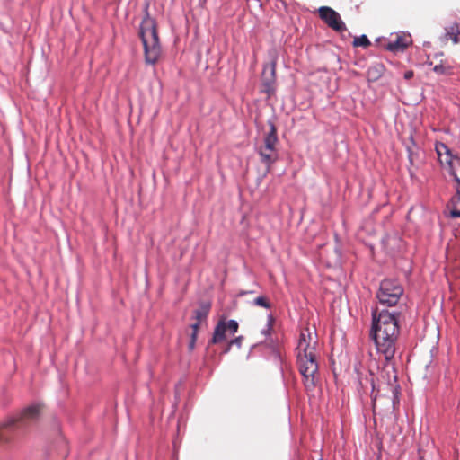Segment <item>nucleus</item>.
I'll list each match as a JSON object with an SVG mask.
<instances>
[{"label":"nucleus","mask_w":460,"mask_h":460,"mask_svg":"<svg viewBox=\"0 0 460 460\" xmlns=\"http://www.w3.org/2000/svg\"><path fill=\"white\" fill-rule=\"evenodd\" d=\"M237 331L238 323L235 320H220L215 327L209 344L221 343L226 340L227 334L234 335Z\"/></svg>","instance_id":"6e6552de"},{"label":"nucleus","mask_w":460,"mask_h":460,"mask_svg":"<svg viewBox=\"0 0 460 460\" xmlns=\"http://www.w3.org/2000/svg\"><path fill=\"white\" fill-rule=\"evenodd\" d=\"M455 168H456V175H457V174H458V172L460 171V165L456 164V165H455Z\"/></svg>","instance_id":"5701e85b"},{"label":"nucleus","mask_w":460,"mask_h":460,"mask_svg":"<svg viewBox=\"0 0 460 460\" xmlns=\"http://www.w3.org/2000/svg\"><path fill=\"white\" fill-rule=\"evenodd\" d=\"M436 152L440 164L447 168L455 181L460 185V178L456 176V164L460 165V157L454 156L449 147L444 143L436 144Z\"/></svg>","instance_id":"423d86ee"},{"label":"nucleus","mask_w":460,"mask_h":460,"mask_svg":"<svg viewBox=\"0 0 460 460\" xmlns=\"http://www.w3.org/2000/svg\"><path fill=\"white\" fill-rule=\"evenodd\" d=\"M449 208L452 217H460V190L458 189L456 195L451 199Z\"/></svg>","instance_id":"ddd939ff"},{"label":"nucleus","mask_w":460,"mask_h":460,"mask_svg":"<svg viewBox=\"0 0 460 460\" xmlns=\"http://www.w3.org/2000/svg\"><path fill=\"white\" fill-rule=\"evenodd\" d=\"M403 294V288L395 279H385L380 283L376 297L379 303L386 306L395 305Z\"/></svg>","instance_id":"39448f33"},{"label":"nucleus","mask_w":460,"mask_h":460,"mask_svg":"<svg viewBox=\"0 0 460 460\" xmlns=\"http://www.w3.org/2000/svg\"><path fill=\"white\" fill-rule=\"evenodd\" d=\"M296 358L299 371L304 378L307 391H312L316 385L318 372L319 341L315 328L306 326L300 331L296 346Z\"/></svg>","instance_id":"f257e3e1"},{"label":"nucleus","mask_w":460,"mask_h":460,"mask_svg":"<svg viewBox=\"0 0 460 460\" xmlns=\"http://www.w3.org/2000/svg\"><path fill=\"white\" fill-rule=\"evenodd\" d=\"M412 75H413V73H412L411 71H409V72H406V73H405L404 77H405L406 79H410V78H411V77H412Z\"/></svg>","instance_id":"4be33fe9"},{"label":"nucleus","mask_w":460,"mask_h":460,"mask_svg":"<svg viewBox=\"0 0 460 460\" xmlns=\"http://www.w3.org/2000/svg\"><path fill=\"white\" fill-rule=\"evenodd\" d=\"M3 438L2 431L0 430V440Z\"/></svg>","instance_id":"b1692460"},{"label":"nucleus","mask_w":460,"mask_h":460,"mask_svg":"<svg viewBox=\"0 0 460 460\" xmlns=\"http://www.w3.org/2000/svg\"><path fill=\"white\" fill-rule=\"evenodd\" d=\"M456 66L449 63L447 60H441V62L438 65H435L433 67V71L437 75H454Z\"/></svg>","instance_id":"f8f14e48"},{"label":"nucleus","mask_w":460,"mask_h":460,"mask_svg":"<svg viewBox=\"0 0 460 460\" xmlns=\"http://www.w3.org/2000/svg\"><path fill=\"white\" fill-rule=\"evenodd\" d=\"M40 412V404L33 403L24 408L20 413L15 416L10 417L5 420L4 426L5 428L13 427L17 424H26L30 421L36 420Z\"/></svg>","instance_id":"0eeeda50"},{"label":"nucleus","mask_w":460,"mask_h":460,"mask_svg":"<svg viewBox=\"0 0 460 460\" xmlns=\"http://www.w3.org/2000/svg\"><path fill=\"white\" fill-rule=\"evenodd\" d=\"M274 323H275L274 316L271 314H268L267 323H266L265 328L261 331V333L265 336H269L272 331Z\"/></svg>","instance_id":"dca6fc26"},{"label":"nucleus","mask_w":460,"mask_h":460,"mask_svg":"<svg viewBox=\"0 0 460 460\" xmlns=\"http://www.w3.org/2000/svg\"><path fill=\"white\" fill-rule=\"evenodd\" d=\"M399 333L398 321L394 314L381 311L373 314L372 335L377 351L385 360H390L395 352L394 341Z\"/></svg>","instance_id":"f03ea898"},{"label":"nucleus","mask_w":460,"mask_h":460,"mask_svg":"<svg viewBox=\"0 0 460 460\" xmlns=\"http://www.w3.org/2000/svg\"><path fill=\"white\" fill-rule=\"evenodd\" d=\"M243 336H238L235 339H233L229 341L228 347L226 351H228L232 346H236L237 348H241L243 342Z\"/></svg>","instance_id":"6ab92c4d"},{"label":"nucleus","mask_w":460,"mask_h":460,"mask_svg":"<svg viewBox=\"0 0 460 460\" xmlns=\"http://www.w3.org/2000/svg\"><path fill=\"white\" fill-rule=\"evenodd\" d=\"M139 34L144 46L146 63L156 64L162 57V48L159 43L156 23L149 15L142 20Z\"/></svg>","instance_id":"7ed1b4c3"},{"label":"nucleus","mask_w":460,"mask_h":460,"mask_svg":"<svg viewBox=\"0 0 460 460\" xmlns=\"http://www.w3.org/2000/svg\"><path fill=\"white\" fill-rule=\"evenodd\" d=\"M270 71V77L263 78V92L269 96L275 93V81H276V63L272 62L270 66H266L263 68V73Z\"/></svg>","instance_id":"9d476101"},{"label":"nucleus","mask_w":460,"mask_h":460,"mask_svg":"<svg viewBox=\"0 0 460 460\" xmlns=\"http://www.w3.org/2000/svg\"><path fill=\"white\" fill-rule=\"evenodd\" d=\"M253 304L258 306H261L264 308H270V302L264 296H258L254 299Z\"/></svg>","instance_id":"a211bd4d"},{"label":"nucleus","mask_w":460,"mask_h":460,"mask_svg":"<svg viewBox=\"0 0 460 460\" xmlns=\"http://www.w3.org/2000/svg\"><path fill=\"white\" fill-rule=\"evenodd\" d=\"M277 142L276 128L271 125L270 132L264 137L263 144L257 148L261 162L267 167L266 173L270 172L272 164L279 158V153L276 149Z\"/></svg>","instance_id":"20e7f679"},{"label":"nucleus","mask_w":460,"mask_h":460,"mask_svg":"<svg viewBox=\"0 0 460 460\" xmlns=\"http://www.w3.org/2000/svg\"><path fill=\"white\" fill-rule=\"evenodd\" d=\"M446 39H450L452 41L456 44L460 40V24L456 23L452 25L447 30Z\"/></svg>","instance_id":"4468645a"},{"label":"nucleus","mask_w":460,"mask_h":460,"mask_svg":"<svg viewBox=\"0 0 460 460\" xmlns=\"http://www.w3.org/2000/svg\"><path fill=\"white\" fill-rule=\"evenodd\" d=\"M411 42L410 35H398L394 40H390L387 49L392 52L403 51Z\"/></svg>","instance_id":"9b49d317"},{"label":"nucleus","mask_w":460,"mask_h":460,"mask_svg":"<svg viewBox=\"0 0 460 460\" xmlns=\"http://www.w3.org/2000/svg\"><path fill=\"white\" fill-rule=\"evenodd\" d=\"M322 460V459H321Z\"/></svg>","instance_id":"393cba45"},{"label":"nucleus","mask_w":460,"mask_h":460,"mask_svg":"<svg viewBox=\"0 0 460 460\" xmlns=\"http://www.w3.org/2000/svg\"><path fill=\"white\" fill-rule=\"evenodd\" d=\"M353 45L355 47H364L367 48L370 45V41L366 35H361L359 37H356L353 40Z\"/></svg>","instance_id":"f3484780"},{"label":"nucleus","mask_w":460,"mask_h":460,"mask_svg":"<svg viewBox=\"0 0 460 460\" xmlns=\"http://www.w3.org/2000/svg\"><path fill=\"white\" fill-rule=\"evenodd\" d=\"M196 340H197V336H195V334H191L190 341V344H189V347H190V349H194L195 343H196Z\"/></svg>","instance_id":"412c9836"},{"label":"nucleus","mask_w":460,"mask_h":460,"mask_svg":"<svg viewBox=\"0 0 460 460\" xmlns=\"http://www.w3.org/2000/svg\"><path fill=\"white\" fill-rule=\"evenodd\" d=\"M200 324H201V323L197 322V321H195V323L191 324V329H192V333L191 334H195V336H197L198 331H199V328Z\"/></svg>","instance_id":"aec40b11"},{"label":"nucleus","mask_w":460,"mask_h":460,"mask_svg":"<svg viewBox=\"0 0 460 460\" xmlns=\"http://www.w3.org/2000/svg\"><path fill=\"white\" fill-rule=\"evenodd\" d=\"M210 311V305L209 304H203L201 306L195 311V321L202 323L203 321H206L208 313Z\"/></svg>","instance_id":"2eb2a0df"},{"label":"nucleus","mask_w":460,"mask_h":460,"mask_svg":"<svg viewBox=\"0 0 460 460\" xmlns=\"http://www.w3.org/2000/svg\"><path fill=\"white\" fill-rule=\"evenodd\" d=\"M320 18L332 30L342 32L346 31V25L340 14L331 7L322 6L318 9Z\"/></svg>","instance_id":"1a4fd4ad"}]
</instances>
